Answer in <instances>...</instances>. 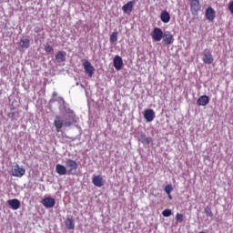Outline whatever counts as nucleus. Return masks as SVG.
<instances>
[{
  "label": "nucleus",
  "instance_id": "obj_1",
  "mask_svg": "<svg viewBox=\"0 0 233 233\" xmlns=\"http://www.w3.org/2000/svg\"><path fill=\"white\" fill-rule=\"evenodd\" d=\"M76 123V119L72 118V121H66L65 123L63 122V118H61L59 116H56L54 120V126L56 127L57 132L63 128V127H72Z\"/></svg>",
  "mask_w": 233,
  "mask_h": 233
},
{
  "label": "nucleus",
  "instance_id": "obj_2",
  "mask_svg": "<svg viewBox=\"0 0 233 233\" xmlns=\"http://www.w3.org/2000/svg\"><path fill=\"white\" fill-rule=\"evenodd\" d=\"M189 6L192 15H198L201 12V3L199 0H189Z\"/></svg>",
  "mask_w": 233,
  "mask_h": 233
},
{
  "label": "nucleus",
  "instance_id": "obj_3",
  "mask_svg": "<svg viewBox=\"0 0 233 233\" xmlns=\"http://www.w3.org/2000/svg\"><path fill=\"white\" fill-rule=\"evenodd\" d=\"M11 172L14 177H23V176L26 174V170L24 167H21L19 164L13 166Z\"/></svg>",
  "mask_w": 233,
  "mask_h": 233
},
{
  "label": "nucleus",
  "instance_id": "obj_4",
  "mask_svg": "<svg viewBox=\"0 0 233 233\" xmlns=\"http://www.w3.org/2000/svg\"><path fill=\"white\" fill-rule=\"evenodd\" d=\"M82 65L87 76L92 77L94 76V73L96 72V67H94V66H92V64L88 60H85Z\"/></svg>",
  "mask_w": 233,
  "mask_h": 233
},
{
  "label": "nucleus",
  "instance_id": "obj_5",
  "mask_svg": "<svg viewBox=\"0 0 233 233\" xmlns=\"http://www.w3.org/2000/svg\"><path fill=\"white\" fill-rule=\"evenodd\" d=\"M202 61L205 65H212L214 63V56H212V52H210V50L205 49L203 51Z\"/></svg>",
  "mask_w": 233,
  "mask_h": 233
},
{
  "label": "nucleus",
  "instance_id": "obj_6",
  "mask_svg": "<svg viewBox=\"0 0 233 233\" xmlns=\"http://www.w3.org/2000/svg\"><path fill=\"white\" fill-rule=\"evenodd\" d=\"M66 166L67 167V168H69L67 170V174L68 176H72V174H74V172H76V170H77V162H76V160H72V159H67L66 161Z\"/></svg>",
  "mask_w": 233,
  "mask_h": 233
},
{
  "label": "nucleus",
  "instance_id": "obj_7",
  "mask_svg": "<svg viewBox=\"0 0 233 233\" xmlns=\"http://www.w3.org/2000/svg\"><path fill=\"white\" fill-rule=\"evenodd\" d=\"M165 33H163V30L159 27H155L152 33V39L153 41L159 42L163 39V35Z\"/></svg>",
  "mask_w": 233,
  "mask_h": 233
},
{
  "label": "nucleus",
  "instance_id": "obj_8",
  "mask_svg": "<svg viewBox=\"0 0 233 233\" xmlns=\"http://www.w3.org/2000/svg\"><path fill=\"white\" fill-rule=\"evenodd\" d=\"M42 205L46 208H54L56 207V199L52 197H47L42 199Z\"/></svg>",
  "mask_w": 233,
  "mask_h": 233
},
{
  "label": "nucleus",
  "instance_id": "obj_9",
  "mask_svg": "<svg viewBox=\"0 0 233 233\" xmlns=\"http://www.w3.org/2000/svg\"><path fill=\"white\" fill-rule=\"evenodd\" d=\"M144 117L147 123H152L156 117V112L154 109H147L144 112Z\"/></svg>",
  "mask_w": 233,
  "mask_h": 233
},
{
  "label": "nucleus",
  "instance_id": "obj_10",
  "mask_svg": "<svg viewBox=\"0 0 233 233\" xmlns=\"http://www.w3.org/2000/svg\"><path fill=\"white\" fill-rule=\"evenodd\" d=\"M162 39L165 45H172L174 43V35L167 31L164 33Z\"/></svg>",
  "mask_w": 233,
  "mask_h": 233
},
{
  "label": "nucleus",
  "instance_id": "obj_11",
  "mask_svg": "<svg viewBox=\"0 0 233 233\" xmlns=\"http://www.w3.org/2000/svg\"><path fill=\"white\" fill-rule=\"evenodd\" d=\"M92 183L95 185V187H98V188H101L105 185V179H103V177L101 175L94 176L92 178Z\"/></svg>",
  "mask_w": 233,
  "mask_h": 233
},
{
  "label": "nucleus",
  "instance_id": "obj_12",
  "mask_svg": "<svg viewBox=\"0 0 233 233\" xmlns=\"http://www.w3.org/2000/svg\"><path fill=\"white\" fill-rule=\"evenodd\" d=\"M208 103H210V97H208V96L207 95L199 96L198 99L197 100V105L198 106H207Z\"/></svg>",
  "mask_w": 233,
  "mask_h": 233
},
{
  "label": "nucleus",
  "instance_id": "obj_13",
  "mask_svg": "<svg viewBox=\"0 0 233 233\" xmlns=\"http://www.w3.org/2000/svg\"><path fill=\"white\" fill-rule=\"evenodd\" d=\"M7 203L13 210H19V208H21V202L19 201V199H9L7 200Z\"/></svg>",
  "mask_w": 233,
  "mask_h": 233
},
{
  "label": "nucleus",
  "instance_id": "obj_14",
  "mask_svg": "<svg viewBox=\"0 0 233 233\" xmlns=\"http://www.w3.org/2000/svg\"><path fill=\"white\" fill-rule=\"evenodd\" d=\"M205 15L208 21H214V19H216V11H214L212 7H208L206 9Z\"/></svg>",
  "mask_w": 233,
  "mask_h": 233
},
{
  "label": "nucleus",
  "instance_id": "obj_15",
  "mask_svg": "<svg viewBox=\"0 0 233 233\" xmlns=\"http://www.w3.org/2000/svg\"><path fill=\"white\" fill-rule=\"evenodd\" d=\"M113 65L116 70H121L123 67V58H121L119 56H116L113 60Z\"/></svg>",
  "mask_w": 233,
  "mask_h": 233
},
{
  "label": "nucleus",
  "instance_id": "obj_16",
  "mask_svg": "<svg viewBox=\"0 0 233 233\" xmlns=\"http://www.w3.org/2000/svg\"><path fill=\"white\" fill-rule=\"evenodd\" d=\"M56 63H64L66 61V52L65 51H58L55 56Z\"/></svg>",
  "mask_w": 233,
  "mask_h": 233
},
{
  "label": "nucleus",
  "instance_id": "obj_17",
  "mask_svg": "<svg viewBox=\"0 0 233 233\" xmlns=\"http://www.w3.org/2000/svg\"><path fill=\"white\" fill-rule=\"evenodd\" d=\"M56 172L57 173L58 176H66L68 174V170H66V167L57 164L56 166Z\"/></svg>",
  "mask_w": 233,
  "mask_h": 233
},
{
  "label": "nucleus",
  "instance_id": "obj_18",
  "mask_svg": "<svg viewBox=\"0 0 233 233\" xmlns=\"http://www.w3.org/2000/svg\"><path fill=\"white\" fill-rule=\"evenodd\" d=\"M134 8V1H129L122 6L124 14H130Z\"/></svg>",
  "mask_w": 233,
  "mask_h": 233
},
{
  "label": "nucleus",
  "instance_id": "obj_19",
  "mask_svg": "<svg viewBox=\"0 0 233 233\" xmlns=\"http://www.w3.org/2000/svg\"><path fill=\"white\" fill-rule=\"evenodd\" d=\"M21 50H27L30 48V38H22L19 42Z\"/></svg>",
  "mask_w": 233,
  "mask_h": 233
},
{
  "label": "nucleus",
  "instance_id": "obj_20",
  "mask_svg": "<svg viewBox=\"0 0 233 233\" xmlns=\"http://www.w3.org/2000/svg\"><path fill=\"white\" fill-rule=\"evenodd\" d=\"M65 225L67 230H74V228H76V220H74V218H68L66 219Z\"/></svg>",
  "mask_w": 233,
  "mask_h": 233
},
{
  "label": "nucleus",
  "instance_id": "obj_21",
  "mask_svg": "<svg viewBox=\"0 0 233 233\" xmlns=\"http://www.w3.org/2000/svg\"><path fill=\"white\" fill-rule=\"evenodd\" d=\"M160 19L162 23H170V14L165 10L160 14Z\"/></svg>",
  "mask_w": 233,
  "mask_h": 233
},
{
  "label": "nucleus",
  "instance_id": "obj_22",
  "mask_svg": "<svg viewBox=\"0 0 233 233\" xmlns=\"http://www.w3.org/2000/svg\"><path fill=\"white\" fill-rule=\"evenodd\" d=\"M138 141H140L142 145H148L149 143H152V138L147 137L145 134H141L138 137Z\"/></svg>",
  "mask_w": 233,
  "mask_h": 233
},
{
  "label": "nucleus",
  "instance_id": "obj_23",
  "mask_svg": "<svg viewBox=\"0 0 233 233\" xmlns=\"http://www.w3.org/2000/svg\"><path fill=\"white\" fill-rule=\"evenodd\" d=\"M109 41H110V43H112V44L117 43V32H113V33L110 35Z\"/></svg>",
  "mask_w": 233,
  "mask_h": 233
},
{
  "label": "nucleus",
  "instance_id": "obj_24",
  "mask_svg": "<svg viewBox=\"0 0 233 233\" xmlns=\"http://www.w3.org/2000/svg\"><path fill=\"white\" fill-rule=\"evenodd\" d=\"M164 190L166 194H167V196H170L171 192L174 190V187H172L171 184H168L165 187Z\"/></svg>",
  "mask_w": 233,
  "mask_h": 233
},
{
  "label": "nucleus",
  "instance_id": "obj_25",
  "mask_svg": "<svg viewBox=\"0 0 233 233\" xmlns=\"http://www.w3.org/2000/svg\"><path fill=\"white\" fill-rule=\"evenodd\" d=\"M162 216H164V218H170V216H172V209H165L163 212H162Z\"/></svg>",
  "mask_w": 233,
  "mask_h": 233
},
{
  "label": "nucleus",
  "instance_id": "obj_26",
  "mask_svg": "<svg viewBox=\"0 0 233 233\" xmlns=\"http://www.w3.org/2000/svg\"><path fill=\"white\" fill-rule=\"evenodd\" d=\"M205 214L208 218H214V213H212V209L210 208H205Z\"/></svg>",
  "mask_w": 233,
  "mask_h": 233
},
{
  "label": "nucleus",
  "instance_id": "obj_27",
  "mask_svg": "<svg viewBox=\"0 0 233 233\" xmlns=\"http://www.w3.org/2000/svg\"><path fill=\"white\" fill-rule=\"evenodd\" d=\"M183 219H184L183 214L177 213L176 215L177 223H183Z\"/></svg>",
  "mask_w": 233,
  "mask_h": 233
},
{
  "label": "nucleus",
  "instance_id": "obj_28",
  "mask_svg": "<svg viewBox=\"0 0 233 233\" xmlns=\"http://www.w3.org/2000/svg\"><path fill=\"white\" fill-rule=\"evenodd\" d=\"M45 50L46 54H51V52H54V47H52V46H46Z\"/></svg>",
  "mask_w": 233,
  "mask_h": 233
},
{
  "label": "nucleus",
  "instance_id": "obj_29",
  "mask_svg": "<svg viewBox=\"0 0 233 233\" xmlns=\"http://www.w3.org/2000/svg\"><path fill=\"white\" fill-rule=\"evenodd\" d=\"M228 10H229L230 14L233 15V1L229 2Z\"/></svg>",
  "mask_w": 233,
  "mask_h": 233
},
{
  "label": "nucleus",
  "instance_id": "obj_30",
  "mask_svg": "<svg viewBox=\"0 0 233 233\" xmlns=\"http://www.w3.org/2000/svg\"><path fill=\"white\" fill-rule=\"evenodd\" d=\"M34 32H35V34H39V32H41V29H40L39 27H35V28H34Z\"/></svg>",
  "mask_w": 233,
  "mask_h": 233
},
{
  "label": "nucleus",
  "instance_id": "obj_31",
  "mask_svg": "<svg viewBox=\"0 0 233 233\" xmlns=\"http://www.w3.org/2000/svg\"><path fill=\"white\" fill-rule=\"evenodd\" d=\"M57 92H53V97H56Z\"/></svg>",
  "mask_w": 233,
  "mask_h": 233
},
{
  "label": "nucleus",
  "instance_id": "obj_32",
  "mask_svg": "<svg viewBox=\"0 0 233 233\" xmlns=\"http://www.w3.org/2000/svg\"><path fill=\"white\" fill-rule=\"evenodd\" d=\"M168 198H169V199H172V195H170V193L168 195Z\"/></svg>",
  "mask_w": 233,
  "mask_h": 233
},
{
  "label": "nucleus",
  "instance_id": "obj_33",
  "mask_svg": "<svg viewBox=\"0 0 233 233\" xmlns=\"http://www.w3.org/2000/svg\"><path fill=\"white\" fill-rule=\"evenodd\" d=\"M198 233H205L204 231H200V232H198Z\"/></svg>",
  "mask_w": 233,
  "mask_h": 233
}]
</instances>
